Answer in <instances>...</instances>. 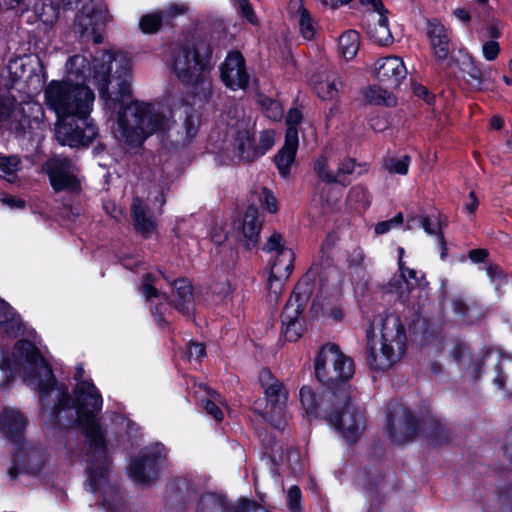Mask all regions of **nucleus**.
I'll return each mask as SVG.
<instances>
[{"label": "nucleus", "instance_id": "obj_47", "mask_svg": "<svg viewBox=\"0 0 512 512\" xmlns=\"http://www.w3.org/2000/svg\"><path fill=\"white\" fill-rule=\"evenodd\" d=\"M463 65V72L466 80L472 85H480L483 80V72L475 66L474 62L470 59L467 62H464Z\"/></svg>", "mask_w": 512, "mask_h": 512}, {"label": "nucleus", "instance_id": "obj_31", "mask_svg": "<svg viewBox=\"0 0 512 512\" xmlns=\"http://www.w3.org/2000/svg\"><path fill=\"white\" fill-rule=\"evenodd\" d=\"M366 171V164H358L354 159L346 157L338 164L335 178L340 179V181H336V183L347 186L350 183L349 176H359Z\"/></svg>", "mask_w": 512, "mask_h": 512}, {"label": "nucleus", "instance_id": "obj_18", "mask_svg": "<svg viewBox=\"0 0 512 512\" xmlns=\"http://www.w3.org/2000/svg\"><path fill=\"white\" fill-rule=\"evenodd\" d=\"M259 382L264 390L266 398V414L281 415L288 399V393L283 384L277 380L270 370L262 369L259 374Z\"/></svg>", "mask_w": 512, "mask_h": 512}, {"label": "nucleus", "instance_id": "obj_10", "mask_svg": "<svg viewBox=\"0 0 512 512\" xmlns=\"http://www.w3.org/2000/svg\"><path fill=\"white\" fill-rule=\"evenodd\" d=\"M350 397V385H342L337 393L333 387H324L315 392L309 386H303L299 392L302 409L307 416H316L322 412L326 417L335 401L345 404Z\"/></svg>", "mask_w": 512, "mask_h": 512}, {"label": "nucleus", "instance_id": "obj_62", "mask_svg": "<svg viewBox=\"0 0 512 512\" xmlns=\"http://www.w3.org/2000/svg\"><path fill=\"white\" fill-rule=\"evenodd\" d=\"M348 196L350 199L357 198V200H361L364 206L368 205L367 191L363 187L357 186L351 188Z\"/></svg>", "mask_w": 512, "mask_h": 512}, {"label": "nucleus", "instance_id": "obj_57", "mask_svg": "<svg viewBox=\"0 0 512 512\" xmlns=\"http://www.w3.org/2000/svg\"><path fill=\"white\" fill-rule=\"evenodd\" d=\"M287 500L289 508L297 512L300 510V501H301V491L297 486H292L289 488L287 493Z\"/></svg>", "mask_w": 512, "mask_h": 512}, {"label": "nucleus", "instance_id": "obj_28", "mask_svg": "<svg viewBox=\"0 0 512 512\" xmlns=\"http://www.w3.org/2000/svg\"><path fill=\"white\" fill-rule=\"evenodd\" d=\"M416 226H421L428 235L438 237L441 245H445V240L441 229V222L437 216L422 214L409 217L407 220V229L412 230Z\"/></svg>", "mask_w": 512, "mask_h": 512}, {"label": "nucleus", "instance_id": "obj_53", "mask_svg": "<svg viewBox=\"0 0 512 512\" xmlns=\"http://www.w3.org/2000/svg\"><path fill=\"white\" fill-rule=\"evenodd\" d=\"M482 54L488 61L495 60L500 53V45L496 40H482Z\"/></svg>", "mask_w": 512, "mask_h": 512}, {"label": "nucleus", "instance_id": "obj_19", "mask_svg": "<svg viewBox=\"0 0 512 512\" xmlns=\"http://www.w3.org/2000/svg\"><path fill=\"white\" fill-rule=\"evenodd\" d=\"M375 73L381 83L388 88H395L406 78L407 69L401 58L389 56L376 62Z\"/></svg>", "mask_w": 512, "mask_h": 512}, {"label": "nucleus", "instance_id": "obj_5", "mask_svg": "<svg viewBox=\"0 0 512 512\" xmlns=\"http://www.w3.org/2000/svg\"><path fill=\"white\" fill-rule=\"evenodd\" d=\"M40 114L42 107L36 102L17 103L12 96L0 97V127L18 136H28L37 145L43 140L45 130Z\"/></svg>", "mask_w": 512, "mask_h": 512}, {"label": "nucleus", "instance_id": "obj_37", "mask_svg": "<svg viewBox=\"0 0 512 512\" xmlns=\"http://www.w3.org/2000/svg\"><path fill=\"white\" fill-rule=\"evenodd\" d=\"M365 100L374 105L393 106L396 103L395 98L382 87L370 86L363 91Z\"/></svg>", "mask_w": 512, "mask_h": 512}, {"label": "nucleus", "instance_id": "obj_22", "mask_svg": "<svg viewBox=\"0 0 512 512\" xmlns=\"http://www.w3.org/2000/svg\"><path fill=\"white\" fill-rule=\"evenodd\" d=\"M298 143V133L291 129L286 131L284 145L275 156L277 169L284 178L289 175L290 167L295 160Z\"/></svg>", "mask_w": 512, "mask_h": 512}, {"label": "nucleus", "instance_id": "obj_14", "mask_svg": "<svg viewBox=\"0 0 512 512\" xmlns=\"http://www.w3.org/2000/svg\"><path fill=\"white\" fill-rule=\"evenodd\" d=\"M163 452L164 448L159 444L143 449L128 467L130 478L136 483L150 484L157 477Z\"/></svg>", "mask_w": 512, "mask_h": 512}, {"label": "nucleus", "instance_id": "obj_54", "mask_svg": "<svg viewBox=\"0 0 512 512\" xmlns=\"http://www.w3.org/2000/svg\"><path fill=\"white\" fill-rule=\"evenodd\" d=\"M14 363L8 359L0 360V387L6 386L13 379Z\"/></svg>", "mask_w": 512, "mask_h": 512}, {"label": "nucleus", "instance_id": "obj_55", "mask_svg": "<svg viewBox=\"0 0 512 512\" xmlns=\"http://www.w3.org/2000/svg\"><path fill=\"white\" fill-rule=\"evenodd\" d=\"M365 255L361 248H354L348 252L347 263L349 268L358 269L363 267Z\"/></svg>", "mask_w": 512, "mask_h": 512}, {"label": "nucleus", "instance_id": "obj_4", "mask_svg": "<svg viewBox=\"0 0 512 512\" xmlns=\"http://www.w3.org/2000/svg\"><path fill=\"white\" fill-rule=\"evenodd\" d=\"M94 100V92L83 83L52 80L44 90L45 105L57 119L87 118Z\"/></svg>", "mask_w": 512, "mask_h": 512}, {"label": "nucleus", "instance_id": "obj_12", "mask_svg": "<svg viewBox=\"0 0 512 512\" xmlns=\"http://www.w3.org/2000/svg\"><path fill=\"white\" fill-rule=\"evenodd\" d=\"M98 135V128L87 118L57 119L55 137L61 145L79 147L89 145Z\"/></svg>", "mask_w": 512, "mask_h": 512}, {"label": "nucleus", "instance_id": "obj_35", "mask_svg": "<svg viewBox=\"0 0 512 512\" xmlns=\"http://www.w3.org/2000/svg\"><path fill=\"white\" fill-rule=\"evenodd\" d=\"M295 18L297 19L301 36L305 40H312L316 34V24L310 12L303 6H300L295 13Z\"/></svg>", "mask_w": 512, "mask_h": 512}, {"label": "nucleus", "instance_id": "obj_8", "mask_svg": "<svg viewBox=\"0 0 512 512\" xmlns=\"http://www.w3.org/2000/svg\"><path fill=\"white\" fill-rule=\"evenodd\" d=\"M314 366L317 379L325 387H333L337 393L342 385H348L347 381L354 374L352 359L343 354L334 344H328L321 348Z\"/></svg>", "mask_w": 512, "mask_h": 512}, {"label": "nucleus", "instance_id": "obj_59", "mask_svg": "<svg viewBox=\"0 0 512 512\" xmlns=\"http://www.w3.org/2000/svg\"><path fill=\"white\" fill-rule=\"evenodd\" d=\"M205 356V348L203 344L191 342L188 347L187 357L189 359L194 358L195 360H200Z\"/></svg>", "mask_w": 512, "mask_h": 512}, {"label": "nucleus", "instance_id": "obj_45", "mask_svg": "<svg viewBox=\"0 0 512 512\" xmlns=\"http://www.w3.org/2000/svg\"><path fill=\"white\" fill-rule=\"evenodd\" d=\"M160 12L164 22L170 24L176 17L186 14L188 12V6L185 3H171L160 10Z\"/></svg>", "mask_w": 512, "mask_h": 512}, {"label": "nucleus", "instance_id": "obj_58", "mask_svg": "<svg viewBox=\"0 0 512 512\" xmlns=\"http://www.w3.org/2000/svg\"><path fill=\"white\" fill-rule=\"evenodd\" d=\"M301 121H302V113L298 109L295 108V109L289 110L287 118H286V123L288 126L287 131H289L291 129L298 133L296 127Z\"/></svg>", "mask_w": 512, "mask_h": 512}, {"label": "nucleus", "instance_id": "obj_49", "mask_svg": "<svg viewBox=\"0 0 512 512\" xmlns=\"http://www.w3.org/2000/svg\"><path fill=\"white\" fill-rule=\"evenodd\" d=\"M399 263V270L401 279L403 281V284L406 286L407 293L411 291L414 285H417V275L419 274L418 271L414 269H410L408 267H404L403 261L398 260Z\"/></svg>", "mask_w": 512, "mask_h": 512}, {"label": "nucleus", "instance_id": "obj_3", "mask_svg": "<svg viewBox=\"0 0 512 512\" xmlns=\"http://www.w3.org/2000/svg\"><path fill=\"white\" fill-rule=\"evenodd\" d=\"M212 49L208 42L197 40L175 49L172 68L177 78L198 90L204 98L212 92L209 74L211 71Z\"/></svg>", "mask_w": 512, "mask_h": 512}, {"label": "nucleus", "instance_id": "obj_26", "mask_svg": "<svg viewBox=\"0 0 512 512\" xmlns=\"http://www.w3.org/2000/svg\"><path fill=\"white\" fill-rule=\"evenodd\" d=\"M386 10L373 13L372 19L367 26V35L371 41L380 45L387 46L393 42V36L388 26V19L385 16Z\"/></svg>", "mask_w": 512, "mask_h": 512}, {"label": "nucleus", "instance_id": "obj_24", "mask_svg": "<svg viewBox=\"0 0 512 512\" xmlns=\"http://www.w3.org/2000/svg\"><path fill=\"white\" fill-rule=\"evenodd\" d=\"M427 36L434 55L438 60H445L450 54L449 37L445 27L437 20L428 21Z\"/></svg>", "mask_w": 512, "mask_h": 512}, {"label": "nucleus", "instance_id": "obj_15", "mask_svg": "<svg viewBox=\"0 0 512 512\" xmlns=\"http://www.w3.org/2000/svg\"><path fill=\"white\" fill-rule=\"evenodd\" d=\"M307 300L306 292H294L282 311V334L290 342L297 341L304 331V320L301 314L306 307Z\"/></svg>", "mask_w": 512, "mask_h": 512}, {"label": "nucleus", "instance_id": "obj_40", "mask_svg": "<svg viewBox=\"0 0 512 512\" xmlns=\"http://www.w3.org/2000/svg\"><path fill=\"white\" fill-rule=\"evenodd\" d=\"M314 172L316 175L325 183H336L340 179L335 178V173L332 172L328 165V159L326 156H319L314 162Z\"/></svg>", "mask_w": 512, "mask_h": 512}, {"label": "nucleus", "instance_id": "obj_11", "mask_svg": "<svg viewBox=\"0 0 512 512\" xmlns=\"http://www.w3.org/2000/svg\"><path fill=\"white\" fill-rule=\"evenodd\" d=\"M109 19L108 10L104 4L87 3L76 16L74 32L82 39L101 43L102 32Z\"/></svg>", "mask_w": 512, "mask_h": 512}, {"label": "nucleus", "instance_id": "obj_27", "mask_svg": "<svg viewBox=\"0 0 512 512\" xmlns=\"http://www.w3.org/2000/svg\"><path fill=\"white\" fill-rule=\"evenodd\" d=\"M7 69L13 81L24 78L33 80L35 78L38 87H41L45 82L44 77L42 79L39 75L34 74V68L32 67L31 60L29 58L17 57L11 59L7 65Z\"/></svg>", "mask_w": 512, "mask_h": 512}, {"label": "nucleus", "instance_id": "obj_29", "mask_svg": "<svg viewBox=\"0 0 512 512\" xmlns=\"http://www.w3.org/2000/svg\"><path fill=\"white\" fill-rule=\"evenodd\" d=\"M66 69L67 79L65 81L84 84L86 75L90 71V64L85 56L74 55L68 59Z\"/></svg>", "mask_w": 512, "mask_h": 512}, {"label": "nucleus", "instance_id": "obj_48", "mask_svg": "<svg viewBox=\"0 0 512 512\" xmlns=\"http://www.w3.org/2000/svg\"><path fill=\"white\" fill-rule=\"evenodd\" d=\"M262 108L267 118L274 121L282 118L283 110L279 102L265 98L262 101Z\"/></svg>", "mask_w": 512, "mask_h": 512}, {"label": "nucleus", "instance_id": "obj_17", "mask_svg": "<svg viewBox=\"0 0 512 512\" xmlns=\"http://www.w3.org/2000/svg\"><path fill=\"white\" fill-rule=\"evenodd\" d=\"M220 77L223 84L233 90H245L250 82L244 56L239 51H231L220 65Z\"/></svg>", "mask_w": 512, "mask_h": 512}, {"label": "nucleus", "instance_id": "obj_32", "mask_svg": "<svg viewBox=\"0 0 512 512\" xmlns=\"http://www.w3.org/2000/svg\"><path fill=\"white\" fill-rule=\"evenodd\" d=\"M294 260V252L291 249H284L278 255H275L270 272L272 275L289 277L294 268Z\"/></svg>", "mask_w": 512, "mask_h": 512}, {"label": "nucleus", "instance_id": "obj_43", "mask_svg": "<svg viewBox=\"0 0 512 512\" xmlns=\"http://www.w3.org/2000/svg\"><path fill=\"white\" fill-rule=\"evenodd\" d=\"M288 278L289 277H282L281 275H272L270 272V276L267 280V290L270 301H277L283 291L285 281Z\"/></svg>", "mask_w": 512, "mask_h": 512}, {"label": "nucleus", "instance_id": "obj_7", "mask_svg": "<svg viewBox=\"0 0 512 512\" xmlns=\"http://www.w3.org/2000/svg\"><path fill=\"white\" fill-rule=\"evenodd\" d=\"M15 352L23 381L44 395L48 394L54 387L55 379L38 348L28 340H21L16 343Z\"/></svg>", "mask_w": 512, "mask_h": 512}, {"label": "nucleus", "instance_id": "obj_16", "mask_svg": "<svg viewBox=\"0 0 512 512\" xmlns=\"http://www.w3.org/2000/svg\"><path fill=\"white\" fill-rule=\"evenodd\" d=\"M387 427L390 438L397 444L411 440L417 431L413 415L398 402L391 403L388 408Z\"/></svg>", "mask_w": 512, "mask_h": 512}, {"label": "nucleus", "instance_id": "obj_30", "mask_svg": "<svg viewBox=\"0 0 512 512\" xmlns=\"http://www.w3.org/2000/svg\"><path fill=\"white\" fill-rule=\"evenodd\" d=\"M234 147L242 160L252 162L257 159L256 144L253 142L249 130L245 129L237 132Z\"/></svg>", "mask_w": 512, "mask_h": 512}, {"label": "nucleus", "instance_id": "obj_41", "mask_svg": "<svg viewBox=\"0 0 512 512\" xmlns=\"http://www.w3.org/2000/svg\"><path fill=\"white\" fill-rule=\"evenodd\" d=\"M21 161L18 156H0V175L8 181L20 169Z\"/></svg>", "mask_w": 512, "mask_h": 512}, {"label": "nucleus", "instance_id": "obj_13", "mask_svg": "<svg viewBox=\"0 0 512 512\" xmlns=\"http://www.w3.org/2000/svg\"><path fill=\"white\" fill-rule=\"evenodd\" d=\"M44 172L48 175L50 184L55 192L75 191L80 183L77 178V167L67 157L54 156L43 165Z\"/></svg>", "mask_w": 512, "mask_h": 512}, {"label": "nucleus", "instance_id": "obj_51", "mask_svg": "<svg viewBox=\"0 0 512 512\" xmlns=\"http://www.w3.org/2000/svg\"><path fill=\"white\" fill-rule=\"evenodd\" d=\"M284 249L288 248L285 247L283 237L279 233H273L263 246L264 251L267 253H275V255H278Z\"/></svg>", "mask_w": 512, "mask_h": 512}, {"label": "nucleus", "instance_id": "obj_56", "mask_svg": "<svg viewBox=\"0 0 512 512\" xmlns=\"http://www.w3.org/2000/svg\"><path fill=\"white\" fill-rule=\"evenodd\" d=\"M260 201L262 205L270 212L275 213L278 210L277 200L273 193L267 189L263 188L260 196Z\"/></svg>", "mask_w": 512, "mask_h": 512}, {"label": "nucleus", "instance_id": "obj_1", "mask_svg": "<svg viewBox=\"0 0 512 512\" xmlns=\"http://www.w3.org/2000/svg\"><path fill=\"white\" fill-rule=\"evenodd\" d=\"M131 60L122 53L102 52L94 59V83L103 107L111 114L117 111L115 138L130 147L141 146L155 133L170 129L171 112L143 101H127L132 94Z\"/></svg>", "mask_w": 512, "mask_h": 512}, {"label": "nucleus", "instance_id": "obj_61", "mask_svg": "<svg viewBox=\"0 0 512 512\" xmlns=\"http://www.w3.org/2000/svg\"><path fill=\"white\" fill-rule=\"evenodd\" d=\"M206 412L211 415L215 420L221 421L223 419V412L212 400H207L205 403Z\"/></svg>", "mask_w": 512, "mask_h": 512}, {"label": "nucleus", "instance_id": "obj_44", "mask_svg": "<svg viewBox=\"0 0 512 512\" xmlns=\"http://www.w3.org/2000/svg\"><path fill=\"white\" fill-rule=\"evenodd\" d=\"M503 23L498 19L487 21L481 31L482 40H496L501 37L503 31Z\"/></svg>", "mask_w": 512, "mask_h": 512}, {"label": "nucleus", "instance_id": "obj_36", "mask_svg": "<svg viewBox=\"0 0 512 512\" xmlns=\"http://www.w3.org/2000/svg\"><path fill=\"white\" fill-rule=\"evenodd\" d=\"M35 14L46 24H52L59 16V7L55 0H39L33 6Z\"/></svg>", "mask_w": 512, "mask_h": 512}, {"label": "nucleus", "instance_id": "obj_9", "mask_svg": "<svg viewBox=\"0 0 512 512\" xmlns=\"http://www.w3.org/2000/svg\"><path fill=\"white\" fill-rule=\"evenodd\" d=\"M355 397L350 389V397L343 405L335 401L333 408L328 412L326 419L342 437L349 443H354L366 428L364 412L352 404Z\"/></svg>", "mask_w": 512, "mask_h": 512}, {"label": "nucleus", "instance_id": "obj_60", "mask_svg": "<svg viewBox=\"0 0 512 512\" xmlns=\"http://www.w3.org/2000/svg\"><path fill=\"white\" fill-rule=\"evenodd\" d=\"M239 9L243 17H245L250 23L256 24L257 18L250 3L247 0H241L239 2Z\"/></svg>", "mask_w": 512, "mask_h": 512}, {"label": "nucleus", "instance_id": "obj_39", "mask_svg": "<svg viewBox=\"0 0 512 512\" xmlns=\"http://www.w3.org/2000/svg\"><path fill=\"white\" fill-rule=\"evenodd\" d=\"M163 23L165 22L159 10L143 15L140 18L139 26L144 33L151 34L157 32Z\"/></svg>", "mask_w": 512, "mask_h": 512}, {"label": "nucleus", "instance_id": "obj_23", "mask_svg": "<svg viewBox=\"0 0 512 512\" xmlns=\"http://www.w3.org/2000/svg\"><path fill=\"white\" fill-rule=\"evenodd\" d=\"M135 230L144 237H150L156 231V220L147 205L135 197L131 205Z\"/></svg>", "mask_w": 512, "mask_h": 512}, {"label": "nucleus", "instance_id": "obj_50", "mask_svg": "<svg viewBox=\"0 0 512 512\" xmlns=\"http://www.w3.org/2000/svg\"><path fill=\"white\" fill-rule=\"evenodd\" d=\"M154 281H155V278L152 274L148 273V274L144 275V277H143L140 291L145 296V298L147 300H150L151 298L160 297V292L153 285Z\"/></svg>", "mask_w": 512, "mask_h": 512}, {"label": "nucleus", "instance_id": "obj_25", "mask_svg": "<svg viewBox=\"0 0 512 512\" xmlns=\"http://www.w3.org/2000/svg\"><path fill=\"white\" fill-rule=\"evenodd\" d=\"M173 288L174 307L184 315H189L193 310L194 296L190 282L185 278H180L171 283Z\"/></svg>", "mask_w": 512, "mask_h": 512}, {"label": "nucleus", "instance_id": "obj_52", "mask_svg": "<svg viewBox=\"0 0 512 512\" xmlns=\"http://www.w3.org/2000/svg\"><path fill=\"white\" fill-rule=\"evenodd\" d=\"M402 223L403 214L399 212L393 218L377 223L375 226V233L378 235L385 234L393 227L400 226Z\"/></svg>", "mask_w": 512, "mask_h": 512}, {"label": "nucleus", "instance_id": "obj_20", "mask_svg": "<svg viewBox=\"0 0 512 512\" xmlns=\"http://www.w3.org/2000/svg\"><path fill=\"white\" fill-rule=\"evenodd\" d=\"M26 425V417L18 410L5 408L0 414V430L14 444L21 443Z\"/></svg>", "mask_w": 512, "mask_h": 512}, {"label": "nucleus", "instance_id": "obj_64", "mask_svg": "<svg viewBox=\"0 0 512 512\" xmlns=\"http://www.w3.org/2000/svg\"><path fill=\"white\" fill-rule=\"evenodd\" d=\"M241 512H262V508L254 501L243 500L241 504Z\"/></svg>", "mask_w": 512, "mask_h": 512}, {"label": "nucleus", "instance_id": "obj_63", "mask_svg": "<svg viewBox=\"0 0 512 512\" xmlns=\"http://www.w3.org/2000/svg\"><path fill=\"white\" fill-rule=\"evenodd\" d=\"M414 93L420 98H423L428 104H431L434 100V97L429 93L426 87L422 85H415Z\"/></svg>", "mask_w": 512, "mask_h": 512}, {"label": "nucleus", "instance_id": "obj_21", "mask_svg": "<svg viewBox=\"0 0 512 512\" xmlns=\"http://www.w3.org/2000/svg\"><path fill=\"white\" fill-rule=\"evenodd\" d=\"M261 227L258 209L253 206L248 207L245 211L238 236L239 241L246 249L249 250L257 246Z\"/></svg>", "mask_w": 512, "mask_h": 512}, {"label": "nucleus", "instance_id": "obj_46", "mask_svg": "<svg viewBox=\"0 0 512 512\" xmlns=\"http://www.w3.org/2000/svg\"><path fill=\"white\" fill-rule=\"evenodd\" d=\"M275 142V133L272 130H265L260 133L258 144H256L257 158L264 155L272 148Z\"/></svg>", "mask_w": 512, "mask_h": 512}, {"label": "nucleus", "instance_id": "obj_42", "mask_svg": "<svg viewBox=\"0 0 512 512\" xmlns=\"http://www.w3.org/2000/svg\"><path fill=\"white\" fill-rule=\"evenodd\" d=\"M8 310L9 308L7 307L5 311ZM0 324L4 332L10 336L17 337L23 332V327L19 316H16L13 313L7 312L6 318L4 320H0Z\"/></svg>", "mask_w": 512, "mask_h": 512}, {"label": "nucleus", "instance_id": "obj_6", "mask_svg": "<svg viewBox=\"0 0 512 512\" xmlns=\"http://www.w3.org/2000/svg\"><path fill=\"white\" fill-rule=\"evenodd\" d=\"M406 331L399 316L391 314L384 318L381 328L380 347L368 340L367 362L376 371L391 368L406 351Z\"/></svg>", "mask_w": 512, "mask_h": 512}, {"label": "nucleus", "instance_id": "obj_33", "mask_svg": "<svg viewBox=\"0 0 512 512\" xmlns=\"http://www.w3.org/2000/svg\"><path fill=\"white\" fill-rule=\"evenodd\" d=\"M360 46V36L355 30H348L339 37V49L347 60L353 59Z\"/></svg>", "mask_w": 512, "mask_h": 512}, {"label": "nucleus", "instance_id": "obj_38", "mask_svg": "<svg viewBox=\"0 0 512 512\" xmlns=\"http://www.w3.org/2000/svg\"><path fill=\"white\" fill-rule=\"evenodd\" d=\"M411 162L408 155L401 157H387L384 159L383 166L391 174L406 175Z\"/></svg>", "mask_w": 512, "mask_h": 512}, {"label": "nucleus", "instance_id": "obj_2", "mask_svg": "<svg viewBox=\"0 0 512 512\" xmlns=\"http://www.w3.org/2000/svg\"><path fill=\"white\" fill-rule=\"evenodd\" d=\"M84 368L82 364L76 367L74 379L77 381L74 389L75 409L79 423L84 427L89 444L87 452L88 486L91 492H96L108 474V456L104 443V436L96 420L102 409L100 392L90 381L83 380Z\"/></svg>", "mask_w": 512, "mask_h": 512}, {"label": "nucleus", "instance_id": "obj_34", "mask_svg": "<svg viewBox=\"0 0 512 512\" xmlns=\"http://www.w3.org/2000/svg\"><path fill=\"white\" fill-rule=\"evenodd\" d=\"M342 86V81L336 75H331L328 76L326 80L317 82L314 89L320 98L331 100L338 96Z\"/></svg>", "mask_w": 512, "mask_h": 512}]
</instances>
